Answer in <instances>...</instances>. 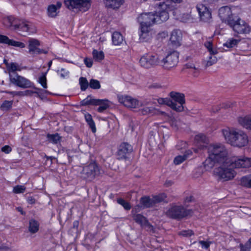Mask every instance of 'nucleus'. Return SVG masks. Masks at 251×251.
I'll list each match as a JSON object with an SVG mask.
<instances>
[{
  "instance_id": "nucleus-42",
  "label": "nucleus",
  "mask_w": 251,
  "mask_h": 251,
  "mask_svg": "<svg viewBox=\"0 0 251 251\" xmlns=\"http://www.w3.org/2000/svg\"><path fill=\"white\" fill-rule=\"evenodd\" d=\"M13 103L12 100H4L0 105V108L2 111H8L11 108Z\"/></svg>"
},
{
  "instance_id": "nucleus-28",
  "label": "nucleus",
  "mask_w": 251,
  "mask_h": 251,
  "mask_svg": "<svg viewBox=\"0 0 251 251\" xmlns=\"http://www.w3.org/2000/svg\"><path fill=\"white\" fill-rule=\"evenodd\" d=\"M106 6L117 9L123 3L124 0H103Z\"/></svg>"
},
{
  "instance_id": "nucleus-51",
  "label": "nucleus",
  "mask_w": 251,
  "mask_h": 251,
  "mask_svg": "<svg viewBox=\"0 0 251 251\" xmlns=\"http://www.w3.org/2000/svg\"><path fill=\"white\" fill-rule=\"evenodd\" d=\"M142 109V113L143 115H146L148 114H152L154 111V108L152 107L144 106Z\"/></svg>"
},
{
  "instance_id": "nucleus-36",
  "label": "nucleus",
  "mask_w": 251,
  "mask_h": 251,
  "mask_svg": "<svg viewBox=\"0 0 251 251\" xmlns=\"http://www.w3.org/2000/svg\"><path fill=\"white\" fill-rule=\"evenodd\" d=\"M166 198L167 196L164 193L160 194L158 195L154 196L152 197L155 205H156V204L160 203L162 201H165L167 202V201H166Z\"/></svg>"
},
{
  "instance_id": "nucleus-18",
  "label": "nucleus",
  "mask_w": 251,
  "mask_h": 251,
  "mask_svg": "<svg viewBox=\"0 0 251 251\" xmlns=\"http://www.w3.org/2000/svg\"><path fill=\"white\" fill-rule=\"evenodd\" d=\"M62 3L60 1H57L55 4H50L47 10L48 16L52 18H55L58 15Z\"/></svg>"
},
{
  "instance_id": "nucleus-16",
  "label": "nucleus",
  "mask_w": 251,
  "mask_h": 251,
  "mask_svg": "<svg viewBox=\"0 0 251 251\" xmlns=\"http://www.w3.org/2000/svg\"><path fill=\"white\" fill-rule=\"evenodd\" d=\"M132 151V147L126 142L120 144L117 152V159L119 160L126 159L127 155Z\"/></svg>"
},
{
  "instance_id": "nucleus-11",
  "label": "nucleus",
  "mask_w": 251,
  "mask_h": 251,
  "mask_svg": "<svg viewBox=\"0 0 251 251\" xmlns=\"http://www.w3.org/2000/svg\"><path fill=\"white\" fill-rule=\"evenodd\" d=\"M226 160L232 169L251 167V158H241L238 157H233L231 158H228L227 157Z\"/></svg>"
},
{
  "instance_id": "nucleus-47",
  "label": "nucleus",
  "mask_w": 251,
  "mask_h": 251,
  "mask_svg": "<svg viewBox=\"0 0 251 251\" xmlns=\"http://www.w3.org/2000/svg\"><path fill=\"white\" fill-rule=\"evenodd\" d=\"M158 103L159 104H165L169 106L171 108V106L173 105L172 100H171L170 99L167 98H159L157 100Z\"/></svg>"
},
{
  "instance_id": "nucleus-26",
  "label": "nucleus",
  "mask_w": 251,
  "mask_h": 251,
  "mask_svg": "<svg viewBox=\"0 0 251 251\" xmlns=\"http://www.w3.org/2000/svg\"><path fill=\"white\" fill-rule=\"evenodd\" d=\"M181 40L180 33L176 30L173 31L170 37V41L172 44L174 46H179L180 45Z\"/></svg>"
},
{
  "instance_id": "nucleus-8",
  "label": "nucleus",
  "mask_w": 251,
  "mask_h": 251,
  "mask_svg": "<svg viewBox=\"0 0 251 251\" xmlns=\"http://www.w3.org/2000/svg\"><path fill=\"white\" fill-rule=\"evenodd\" d=\"M65 6L70 10L85 12L90 7V0H64Z\"/></svg>"
},
{
  "instance_id": "nucleus-1",
  "label": "nucleus",
  "mask_w": 251,
  "mask_h": 251,
  "mask_svg": "<svg viewBox=\"0 0 251 251\" xmlns=\"http://www.w3.org/2000/svg\"><path fill=\"white\" fill-rule=\"evenodd\" d=\"M208 157L203 164L205 167L212 168L215 163L223 162L227 158V152L224 145L220 143L211 144L208 147Z\"/></svg>"
},
{
  "instance_id": "nucleus-21",
  "label": "nucleus",
  "mask_w": 251,
  "mask_h": 251,
  "mask_svg": "<svg viewBox=\"0 0 251 251\" xmlns=\"http://www.w3.org/2000/svg\"><path fill=\"white\" fill-rule=\"evenodd\" d=\"M29 52L31 54L37 53L40 54L41 53H47V51H44L42 50L41 49L38 48V46H39V42L35 39H30L29 41Z\"/></svg>"
},
{
  "instance_id": "nucleus-62",
  "label": "nucleus",
  "mask_w": 251,
  "mask_h": 251,
  "mask_svg": "<svg viewBox=\"0 0 251 251\" xmlns=\"http://www.w3.org/2000/svg\"><path fill=\"white\" fill-rule=\"evenodd\" d=\"M84 62L87 67L90 68L92 66L93 61L91 58H85L84 60Z\"/></svg>"
},
{
  "instance_id": "nucleus-33",
  "label": "nucleus",
  "mask_w": 251,
  "mask_h": 251,
  "mask_svg": "<svg viewBox=\"0 0 251 251\" xmlns=\"http://www.w3.org/2000/svg\"><path fill=\"white\" fill-rule=\"evenodd\" d=\"M39 224L35 220L31 219L29 221L28 229L30 233H35L39 230Z\"/></svg>"
},
{
  "instance_id": "nucleus-59",
  "label": "nucleus",
  "mask_w": 251,
  "mask_h": 251,
  "mask_svg": "<svg viewBox=\"0 0 251 251\" xmlns=\"http://www.w3.org/2000/svg\"><path fill=\"white\" fill-rule=\"evenodd\" d=\"M87 123L89 126L91 128L92 131L93 133H95L96 131V127L95 126V122H94L93 120L90 121L89 122H87Z\"/></svg>"
},
{
  "instance_id": "nucleus-19",
  "label": "nucleus",
  "mask_w": 251,
  "mask_h": 251,
  "mask_svg": "<svg viewBox=\"0 0 251 251\" xmlns=\"http://www.w3.org/2000/svg\"><path fill=\"white\" fill-rule=\"evenodd\" d=\"M14 26L16 29H18L19 31L23 33V34L21 33L23 36H26L27 34L33 32L31 30V25L27 22H21L19 20L17 25H15Z\"/></svg>"
},
{
  "instance_id": "nucleus-4",
  "label": "nucleus",
  "mask_w": 251,
  "mask_h": 251,
  "mask_svg": "<svg viewBox=\"0 0 251 251\" xmlns=\"http://www.w3.org/2000/svg\"><path fill=\"white\" fill-rule=\"evenodd\" d=\"M193 211L191 209H186L182 205H177L175 203L171 205L166 211V215L171 218L180 219L191 215Z\"/></svg>"
},
{
  "instance_id": "nucleus-9",
  "label": "nucleus",
  "mask_w": 251,
  "mask_h": 251,
  "mask_svg": "<svg viewBox=\"0 0 251 251\" xmlns=\"http://www.w3.org/2000/svg\"><path fill=\"white\" fill-rule=\"evenodd\" d=\"M139 63L143 68L149 69L160 64V60L157 54H146L143 55Z\"/></svg>"
},
{
  "instance_id": "nucleus-64",
  "label": "nucleus",
  "mask_w": 251,
  "mask_h": 251,
  "mask_svg": "<svg viewBox=\"0 0 251 251\" xmlns=\"http://www.w3.org/2000/svg\"><path fill=\"white\" fill-rule=\"evenodd\" d=\"M11 148L7 145L4 146L1 148V151L5 153H9L11 151Z\"/></svg>"
},
{
  "instance_id": "nucleus-60",
  "label": "nucleus",
  "mask_w": 251,
  "mask_h": 251,
  "mask_svg": "<svg viewBox=\"0 0 251 251\" xmlns=\"http://www.w3.org/2000/svg\"><path fill=\"white\" fill-rule=\"evenodd\" d=\"M87 123L89 126L91 128L92 131L93 133H95L96 131V127L95 126V122H94L93 120L90 121L89 122H87Z\"/></svg>"
},
{
  "instance_id": "nucleus-23",
  "label": "nucleus",
  "mask_w": 251,
  "mask_h": 251,
  "mask_svg": "<svg viewBox=\"0 0 251 251\" xmlns=\"http://www.w3.org/2000/svg\"><path fill=\"white\" fill-rule=\"evenodd\" d=\"M140 40L141 42H148L151 38V28L146 26H140Z\"/></svg>"
},
{
  "instance_id": "nucleus-49",
  "label": "nucleus",
  "mask_w": 251,
  "mask_h": 251,
  "mask_svg": "<svg viewBox=\"0 0 251 251\" xmlns=\"http://www.w3.org/2000/svg\"><path fill=\"white\" fill-rule=\"evenodd\" d=\"M25 190V187L23 185H17L13 188V192L15 194L23 193Z\"/></svg>"
},
{
  "instance_id": "nucleus-43",
  "label": "nucleus",
  "mask_w": 251,
  "mask_h": 251,
  "mask_svg": "<svg viewBox=\"0 0 251 251\" xmlns=\"http://www.w3.org/2000/svg\"><path fill=\"white\" fill-rule=\"evenodd\" d=\"M89 86L93 89H99L100 88V84L99 80L94 79H91L89 82Z\"/></svg>"
},
{
  "instance_id": "nucleus-15",
  "label": "nucleus",
  "mask_w": 251,
  "mask_h": 251,
  "mask_svg": "<svg viewBox=\"0 0 251 251\" xmlns=\"http://www.w3.org/2000/svg\"><path fill=\"white\" fill-rule=\"evenodd\" d=\"M118 99L119 102L125 106L131 108H138V100L127 95H118Z\"/></svg>"
},
{
  "instance_id": "nucleus-22",
  "label": "nucleus",
  "mask_w": 251,
  "mask_h": 251,
  "mask_svg": "<svg viewBox=\"0 0 251 251\" xmlns=\"http://www.w3.org/2000/svg\"><path fill=\"white\" fill-rule=\"evenodd\" d=\"M0 43L5 44L14 47H17L21 48H24L25 47V44L22 42L16 41L11 40L8 37L5 35L0 34Z\"/></svg>"
},
{
  "instance_id": "nucleus-52",
  "label": "nucleus",
  "mask_w": 251,
  "mask_h": 251,
  "mask_svg": "<svg viewBox=\"0 0 251 251\" xmlns=\"http://www.w3.org/2000/svg\"><path fill=\"white\" fill-rule=\"evenodd\" d=\"M151 103V101L148 99H145L141 101L138 100V108L140 106H147L148 105H150Z\"/></svg>"
},
{
  "instance_id": "nucleus-29",
  "label": "nucleus",
  "mask_w": 251,
  "mask_h": 251,
  "mask_svg": "<svg viewBox=\"0 0 251 251\" xmlns=\"http://www.w3.org/2000/svg\"><path fill=\"white\" fill-rule=\"evenodd\" d=\"M155 14L156 24H160L161 22H165L169 17L168 13L165 10Z\"/></svg>"
},
{
  "instance_id": "nucleus-61",
  "label": "nucleus",
  "mask_w": 251,
  "mask_h": 251,
  "mask_svg": "<svg viewBox=\"0 0 251 251\" xmlns=\"http://www.w3.org/2000/svg\"><path fill=\"white\" fill-rule=\"evenodd\" d=\"M10 249V244L9 243H0V250H8Z\"/></svg>"
},
{
  "instance_id": "nucleus-40",
  "label": "nucleus",
  "mask_w": 251,
  "mask_h": 251,
  "mask_svg": "<svg viewBox=\"0 0 251 251\" xmlns=\"http://www.w3.org/2000/svg\"><path fill=\"white\" fill-rule=\"evenodd\" d=\"M239 40L235 39L233 38L229 39L224 44V46L227 48H232L237 45Z\"/></svg>"
},
{
  "instance_id": "nucleus-45",
  "label": "nucleus",
  "mask_w": 251,
  "mask_h": 251,
  "mask_svg": "<svg viewBox=\"0 0 251 251\" xmlns=\"http://www.w3.org/2000/svg\"><path fill=\"white\" fill-rule=\"evenodd\" d=\"M217 61L216 57L215 54H210L208 59L206 61L205 66L209 67L215 64Z\"/></svg>"
},
{
  "instance_id": "nucleus-17",
  "label": "nucleus",
  "mask_w": 251,
  "mask_h": 251,
  "mask_svg": "<svg viewBox=\"0 0 251 251\" xmlns=\"http://www.w3.org/2000/svg\"><path fill=\"white\" fill-rule=\"evenodd\" d=\"M201 20L204 22L210 23L212 21L211 13L205 5L200 4L197 6Z\"/></svg>"
},
{
  "instance_id": "nucleus-55",
  "label": "nucleus",
  "mask_w": 251,
  "mask_h": 251,
  "mask_svg": "<svg viewBox=\"0 0 251 251\" xmlns=\"http://www.w3.org/2000/svg\"><path fill=\"white\" fill-rule=\"evenodd\" d=\"M186 67L188 69H192V71L194 73H197L199 72V69L196 66L191 63H189L186 64Z\"/></svg>"
},
{
  "instance_id": "nucleus-39",
  "label": "nucleus",
  "mask_w": 251,
  "mask_h": 251,
  "mask_svg": "<svg viewBox=\"0 0 251 251\" xmlns=\"http://www.w3.org/2000/svg\"><path fill=\"white\" fill-rule=\"evenodd\" d=\"M195 141L198 144L206 143L208 139L206 136L202 133H199L195 136Z\"/></svg>"
},
{
  "instance_id": "nucleus-14",
  "label": "nucleus",
  "mask_w": 251,
  "mask_h": 251,
  "mask_svg": "<svg viewBox=\"0 0 251 251\" xmlns=\"http://www.w3.org/2000/svg\"><path fill=\"white\" fill-rule=\"evenodd\" d=\"M219 15L222 22L228 25L235 17L233 16L231 8L227 6H223L219 9Z\"/></svg>"
},
{
  "instance_id": "nucleus-25",
  "label": "nucleus",
  "mask_w": 251,
  "mask_h": 251,
  "mask_svg": "<svg viewBox=\"0 0 251 251\" xmlns=\"http://www.w3.org/2000/svg\"><path fill=\"white\" fill-rule=\"evenodd\" d=\"M9 73V77H10V74L15 73L16 71H21L22 68L16 63H8L6 60H4Z\"/></svg>"
},
{
  "instance_id": "nucleus-54",
  "label": "nucleus",
  "mask_w": 251,
  "mask_h": 251,
  "mask_svg": "<svg viewBox=\"0 0 251 251\" xmlns=\"http://www.w3.org/2000/svg\"><path fill=\"white\" fill-rule=\"evenodd\" d=\"M36 92H33L31 90H27L25 91H21L22 93V97L24 96H31L33 93H37L38 94L39 92H40V91L36 90ZM41 91H42L41 90Z\"/></svg>"
},
{
  "instance_id": "nucleus-20",
  "label": "nucleus",
  "mask_w": 251,
  "mask_h": 251,
  "mask_svg": "<svg viewBox=\"0 0 251 251\" xmlns=\"http://www.w3.org/2000/svg\"><path fill=\"white\" fill-rule=\"evenodd\" d=\"M136 208L133 209L131 211V213L132 214V217L135 222L139 224L141 226H148L152 228V226L150 225L147 219L145 217H144L141 214H136L135 213V212H136Z\"/></svg>"
},
{
  "instance_id": "nucleus-31",
  "label": "nucleus",
  "mask_w": 251,
  "mask_h": 251,
  "mask_svg": "<svg viewBox=\"0 0 251 251\" xmlns=\"http://www.w3.org/2000/svg\"><path fill=\"white\" fill-rule=\"evenodd\" d=\"M112 43L114 45L119 46L124 42V38L121 33L114 32L112 36Z\"/></svg>"
},
{
  "instance_id": "nucleus-44",
  "label": "nucleus",
  "mask_w": 251,
  "mask_h": 251,
  "mask_svg": "<svg viewBox=\"0 0 251 251\" xmlns=\"http://www.w3.org/2000/svg\"><path fill=\"white\" fill-rule=\"evenodd\" d=\"M212 43L210 41H207L204 43V46L209 51L210 54H216L217 51L212 48Z\"/></svg>"
},
{
  "instance_id": "nucleus-27",
  "label": "nucleus",
  "mask_w": 251,
  "mask_h": 251,
  "mask_svg": "<svg viewBox=\"0 0 251 251\" xmlns=\"http://www.w3.org/2000/svg\"><path fill=\"white\" fill-rule=\"evenodd\" d=\"M239 123L244 127L251 129V115L238 119Z\"/></svg>"
},
{
  "instance_id": "nucleus-50",
  "label": "nucleus",
  "mask_w": 251,
  "mask_h": 251,
  "mask_svg": "<svg viewBox=\"0 0 251 251\" xmlns=\"http://www.w3.org/2000/svg\"><path fill=\"white\" fill-rule=\"evenodd\" d=\"M38 81L39 83L41 84L44 88H47V79L45 75H43L42 76H40Z\"/></svg>"
},
{
  "instance_id": "nucleus-35",
  "label": "nucleus",
  "mask_w": 251,
  "mask_h": 251,
  "mask_svg": "<svg viewBox=\"0 0 251 251\" xmlns=\"http://www.w3.org/2000/svg\"><path fill=\"white\" fill-rule=\"evenodd\" d=\"M98 99H93L91 96H88L86 99L80 102V105L82 106H86L89 105H95Z\"/></svg>"
},
{
  "instance_id": "nucleus-63",
  "label": "nucleus",
  "mask_w": 251,
  "mask_h": 251,
  "mask_svg": "<svg viewBox=\"0 0 251 251\" xmlns=\"http://www.w3.org/2000/svg\"><path fill=\"white\" fill-rule=\"evenodd\" d=\"M4 92L12 95L13 97L15 96L22 97L21 91H5Z\"/></svg>"
},
{
  "instance_id": "nucleus-38",
  "label": "nucleus",
  "mask_w": 251,
  "mask_h": 251,
  "mask_svg": "<svg viewBox=\"0 0 251 251\" xmlns=\"http://www.w3.org/2000/svg\"><path fill=\"white\" fill-rule=\"evenodd\" d=\"M79 83L82 91H85L89 86V83L85 77H80L79 79Z\"/></svg>"
},
{
  "instance_id": "nucleus-53",
  "label": "nucleus",
  "mask_w": 251,
  "mask_h": 251,
  "mask_svg": "<svg viewBox=\"0 0 251 251\" xmlns=\"http://www.w3.org/2000/svg\"><path fill=\"white\" fill-rule=\"evenodd\" d=\"M57 73L62 78L68 77L69 74V72L64 68H62L60 71L58 70Z\"/></svg>"
},
{
  "instance_id": "nucleus-32",
  "label": "nucleus",
  "mask_w": 251,
  "mask_h": 251,
  "mask_svg": "<svg viewBox=\"0 0 251 251\" xmlns=\"http://www.w3.org/2000/svg\"><path fill=\"white\" fill-rule=\"evenodd\" d=\"M140 203L144 208L151 207L155 206L153 198L144 197L141 199Z\"/></svg>"
},
{
  "instance_id": "nucleus-30",
  "label": "nucleus",
  "mask_w": 251,
  "mask_h": 251,
  "mask_svg": "<svg viewBox=\"0 0 251 251\" xmlns=\"http://www.w3.org/2000/svg\"><path fill=\"white\" fill-rule=\"evenodd\" d=\"M108 100H100L98 99L97 100V102L95 105H99V107L98 108V111L99 112H103L104 110H105L107 108H108L109 106V104L108 103Z\"/></svg>"
},
{
  "instance_id": "nucleus-46",
  "label": "nucleus",
  "mask_w": 251,
  "mask_h": 251,
  "mask_svg": "<svg viewBox=\"0 0 251 251\" xmlns=\"http://www.w3.org/2000/svg\"><path fill=\"white\" fill-rule=\"evenodd\" d=\"M117 202L122 205L126 210H129L131 208V206L129 202L126 201L124 199H119L117 200Z\"/></svg>"
},
{
  "instance_id": "nucleus-13",
  "label": "nucleus",
  "mask_w": 251,
  "mask_h": 251,
  "mask_svg": "<svg viewBox=\"0 0 251 251\" xmlns=\"http://www.w3.org/2000/svg\"><path fill=\"white\" fill-rule=\"evenodd\" d=\"M155 20V14L153 13H142L138 18L140 26L150 28L153 24H156Z\"/></svg>"
},
{
  "instance_id": "nucleus-6",
  "label": "nucleus",
  "mask_w": 251,
  "mask_h": 251,
  "mask_svg": "<svg viewBox=\"0 0 251 251\" xmlns=\"http://www.w3.org/2000/svg\"><path fill=\"white\" fill-rule=\"evenodd\" d=\"M229 26L233 31L240 34H249L251 31V27L245 21L237 17L229 23Z\"/></svg>"
},
{
  "instance_id": "nucleus-34",
  "label": "nucleus",
  "mask_w": 251,
  "mask_h": 251,
  "mask_svg": "<svg viewBox=\"0 0 251 251\" xmlns=\"http://www.w3.org/2000/svg\"><path fill=\"white\" fill-rule=\"evenodd\" d=\"M240 185L243 187L251 188V176L242 177L240 179Z\"/></svg>"
},
{
  "instance_id": "nucleus-57",
  "label": "nucleus",
  "mask_w": 251,
  "mask_h": 251,
  "mask_svg": "<svg viewBox=\"0 0 251 251\" xmlns=\"http://www.w3.org/2000/svg\"><path fill=\"white\" fill-rule=\"evenodd\" d=\"M251 249V237L248 240L244 246L241 245V250L246 251L247 250H250Z\"/></svg>"
},
{
  "instance_id": "nucleus-3",
  "label": "nucleus",
  "mask_w": 251,
  "mask_h": 251,
  "mask_svg": "<svg viewBox=\"0 0 251 251\" xmlns=\"http://www.w3.org/2000/svg\"><path fill=\"white\" fill-rule=\"evenodd\" d=\"M219 167L215 169L214 175L223 181H228L232 179L236 176V172L228 165L226 160L219 163Z\"/></svg>"
},
{
  "instance_id": "nucleus-41",
  "label": "nucleus",
  "mask_w": 251,
  "mask_h": 251,
  "mask_svg": "<svg viewBox=\"0 0 251 251\" xmlns=\"http://www.w3.org/2000/svg\"><path fill=\"white\" fill-rule=\"evenodd\" d=\"M47 138L49 142L53 144L57 143L60 140V137L58 133L53 134H49L47 135Z\"/></svg>"
},
{
  "instance_id": "nucleus-7",
  "label": "nucleus",
  "mask_w": 251,
  "mask_h": 251,
  "mask_svg": "<svg viewBox=\"0 0 251 251\" xmlns=\"http://www.w3.org/2000/svg\"><path fill=\"white\" fill-rule=\"evenodd\" d=\"M179 53L176 51H170L166 57L160 61V65L165 70L176 67L178 62Z\"/></svg>"
},
{
  "instance_id": "nucleus-37",
  "label": "nucleus",
  "mask_w": 251,
  "mask_h": 251,
  "mask_svg": "<svg viewBox=\"0 0 251 251\" xmlns=\"http://www.w3.org/2000/svg\"><path fill=\"white\" fill-rule=\"evenodd\" d=\"M93 58L97 61H100L103 59L104 57V53L102 51H98L94 50L92 52Z\"/></svg>"
},
{
  "instance_id": "nucleus-10",
  "label": "nucleus",
  "mask_w": 251,
  "mask_h": 251,
  "mask_svg": "<svg viewBox=\"0 0 251 251\" xmlns=\"http://www.w3.org/2000/svg\"><path fill=\"white\" fill-rule=\"evenodd\" d=\"M100 173L97 164L94 162L85 166L81 172V176L84 179L92 180Z\"/></svg>"
},
{
  "instance_id": "nucleus-12",
  "label": "nucleus",
  "mask_w": 251,
  "mask_h": 251,
  "mask_svg": "<svg viewBox=\"0 0 251 251\" xmlns=\"http://www.w3.org/2000/svg\"><path fill=\"white\" fill-rule=\"evenodd\" d=\"M170 96L171 98V100L173 102L171 108L177 112L183 111V104L185 102L184 95L181 93L172 92Z\"/></svg>"
},
{
  "instance_id": "nucleus-56",
  "label": "nucleus",
  "mask_w": 251,
  "mask_h": 251,
  "mask_svg": "<svg viewBox=\"0 0 251 251\" xmlns=\"http://www.w3.org/2000/svg\"><path fill=\"white\" fill-rule=\"evenodd\" d=\"M194 234V232L191 230H183L179 233V235L184 237H189Z\"/></svg>"
},
{
  "instance_id": "nucleus-48",
  "label": "nucleus",
  "mask_w": 251,
  "mask_h": 251,
  "mask_svg": "<svg viewBox=\"0 0 251 251\" xmlns=\"http://www.w3.org/2000/svg\"><path fill=\"white\" fill-rule=\"evenodd\" d=\"M187 156L186 155H179L175 157L174 162L176 165H178L183 162L186 159Z\"/></svg>"
},
{
  "instance_id": "nucleus-58",
  "label": "nucleus",
  "mask_w": 251,
  "mask_h": 251,
  "mask_svg": "<svg viewBox=\"0 0 251 251\" xmlns=\"http://www.w3.org/2000/svg\"><path fill=\"white\" fill-rule=\"evenodd\" d=\"M199 244L201 245L202 249L204 250H207L209 247L210 242L207 241H201Z\"/></svg>"
},
{
  "instance_id": "nucleus-5",
  "label": "nucleus",
  "mask_w": 251,
  "mask_h": 251,
  "mask_svg": "<svg viewBox=\"0 0 251 251\" xmlns=\"http://www.w3.org/2000/svg\"><path fill=\"white\" fill-rule=\"evenodd\" d=\"M9 81L13 85L23 89L33 88L36 90H41V89L35 87L34 84L29 79L17 73L10 74Z\"/></svg>"
},
{
  "instance_id": "nucleus-24",
  "label": "nucleus",
  "mask_w": 251,
  "mask_h": 251,
  "mask_svg": "<svg viewBox=\"0 0 251 251\" xmlns=\"http://www.w3.org/2000/svg\"><path fill=\"white\" fill-rule=\"evenodd\" d=\"M19 20L13 16H7L3 19V24L7 27L13 30H16L14 25H17Z\"/></svg>"
},
{
  "instance_id": "nucleus-2",
  "label": "nucleus",
  "mask_w": 251,
  "mask_h": 251,
  "mask_svg": "<svg viewBox=\"0 0 251 251\" xmlns=\"http://www.w3.org/2000/svg\"><path fill=\"white\" fill-rule=\"evenodd\" d=\"M222 133L226 141L232 146L241 148L248 143V137L242 130L226 127L222 130Z\"/></svg>"
}]
</instances>
